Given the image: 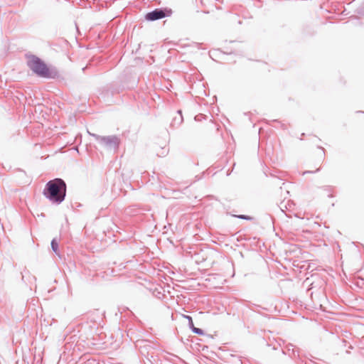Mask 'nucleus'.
<instances>
[{
    "label": "nucleus",
    "instance_id": "1",
    "mask_svg": "<svg viewBox=\"0 0 364 364\" xmlns=\"http://www.w3.org/2000/svg\"><path fill=\"white\" fill-rule=\"evenodd\" d=\"M66 185L60 178L48 181L43 190V195L55 203H61L65 196Z\"/></svg>",
    "mask_w": 364,
    "mask_h": 364
},
{
    "label": "nucleus",
    "instance_id": "2",
    "mask_svg": "<svg viewBox=\"0 0 364 364\" xmlns=\"http://www.w3.org/2000/svg\"><path fill=\"white\" fill-rule=\"evenodd\" d=\"M28 65L36 74L41 77H50L52 75V72L48 66L36 55L28 57Z\"/></svg>",
    "mask_w": 364,
    "mask_h": 364
},
{
    "label": "nucleus",
    "instance_id": "3",
    "mask_svg": "<svg viewBox=\"0 0 364 364\" xmlns=\"http://www.w3.org/2000/svg\"><path fill=\"white\" fill-rule=\"evenodd\" d=\"M168 14L165 11L161 9H155L153 11L149 12L146 14L145 18L147 21H153L159 19L164 18L167 16Z\"/></svg>",
    "mask_w": 364,
    "mask_h": 364
},
{
    "label": "nucleus",
    "instance_id": "4",
    "mask_svg": "<svg viewBox=\"0 0 364 364\" xmlns=\"http://www.w3.org/2000/svg\"><path fill=\"white\" fill-rule=\"evenodd\" d=\"M100 139L102 143H105L106 144H109L111 143H114L116 144L118 143V139L115 136H102L100 137Z\"/></svg>",
    "mask_w": 364,
    "mask_h": 364
},
{
    "label": "nucleus",
    "instance_id": "5",
    "mask_svg": "<svg viewBox=\"0 0 364 364\" xmlns=\"http://www.w3.org/2000/svg\"><path fill=\"white\" fill-rule=\"evenodd\" d=\"M186 317L188 319L190 327L192 328L193 331L198 335H203V331L201 329L194 326L192 318L189 316H186Z\"/></svg>",
    "mask_w": 364,
    "mask_h": 364
},
{
    "label": "nucleus",
    "instance_id": "6",
    "mask_svg": "<svg viewBox=\"0 0 364 364\" xmlns=\"http://www.w3.org/2000/svg\"><path fill=\"white\" fill-rule=\"evenodd\" d=\"M51 247H52V249L55 252H58V242H56L55 240H53L52 242H51Z\"/></svg>",
    "mask_w": 364,
    "mask_h": 364
},
{
    "label": "nucleus",
    "instance_id": "7",
    "mask_svg": "<svg viewBox=\"0 0 364 364\" xmlns=\"http://www.w3.org/2000/svg\"><path fill=\"white\" fill-rule=\"evenodd\" d=\"M237 217L239 218H242V219H245V220H251L252 219L251 217L247 216V215H238Z\"/></svg>",
    "mask_w": 364,
    "mask_h": 364
}]
</instances>
